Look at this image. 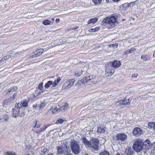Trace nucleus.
I'll return each mask as SVG.
<instances>
[{
	"instance_id": "obj_1",
	"label": "nucleus",
	"mask_w": 155,
	"mask_h": 155,
	"mask_svg": "<svg viewBox=\"0 0 155 155\" xmlns=\"http://www.w3.org/2000/svg\"><path fill=\"white\" fill-rule=\"evenodd\" d=\"M90 142L88 147L93 151H97L99 147V140L98 139L92 138Z\"/></svg>"
},
{
	"instance_id": "obj_2",
	"label": "nucleus",
	"mask_w": 155,
	"mask_h": 155,
	"mask_svg": "<svg viewBox=\"0 0 155 155\" xmlns=\"http://www.w3.org/2000/svg\"><path fill=\"white\" fill-rule=\"evenodd\" d=\"M70 146L72 152L75 154H78L80 152V147L78 142L74 140H71Z\"/></svg>"
},
{
	"instance_id": "obj_3",
	"label": "nucleus",
	"mask_w": 155,
	"mask_h": 155,
	"mask_svg": "<svg viewBox=\"0 0 155 155\" xmlns=\"http://www.w3.org/2000/svg\"><path fill=\"white\" fill-rule=\"evenodd\" d=\"M133 148L136 151L140 152L143 150L142 145V140L141 139L136 140L134 143Z\"/></svg>"
},
{
	"instance_id": "obj_4",
	"label": "nucleus",
	"mask_w": 155,
	"mask_h": 155,
	"mask_svg": "<svg viewBox=\"0 0 155 155\" xmlns=\"http://www.w3.org/2000/svg\"><path fill=\"white\" fill-rule=\"evenodd\" d=\"M116 18L114 16H112L110 18L106 17L104 19L103 21L104 23L110 25V26L114 27L115 26V23L116 22Z\"/></svg>"
},
{
	"instance_id": "obj_5",
	"label": "nucleus",
	"mask_w": 155,
	"mask_h": 155,
	"mask_svg": "<svg viewBox=\"0 0 155 155\" xmlns=\"http://www.w3.org/2000/svg\"><path fill=\"white\" fill-rule=\"evenodd\" d=\"M44 51L42 48L38 49L31 55L30 57L32 58L37 57L41 55Z\"/></svg>"
},
{
	"instance_id": "obj_6",
	"label": "nucleus",
	"mask_w": 155,
	"mask_h": 155,
	"mask_svg": "<svg viewBox=\"0 0 155 155\" xmlns=\"http://www.w3.org/2000/svg\"><path fill=\"white\" fill-rule=\"evenodd\" d=\"M20 104H16L15 107L13 109V117H17L19 115Z\"/></svg>"
},
{
	"instance_id": "obj_7",
	"label": "nucleus",
	"mask_w": 155,
	"mask_h": 155,
	"mask_svg": "<svg viewBox=\"0 0 155 155\" xmlns=\"http://www.w3.org/2000/svg\"><path fill=\"white\" fill-rule=\"evenodd\" d=\"M150 141L149 140H147L144 141H142V145L144 152L147 151L150 147Z\"/></svg>"
},
{
	"instance_id": "obj_8",
	"label": "nucleus",
	"mask_w": 155,
	"mask_h": 155,
	"mask_svg": "<svg viewBox=\"0 0 155 155\" xmlns=\"http://www.w3.org/2000/svg\"><path fill=\"white\" fill-rule=\"evenodd\" d=\"M116 140L122 141L127 139V136L124 133H119L116 135Z\"/></svg>"
},
{
	"instance_id": "obj_9",
	"label": "nucleus",
	"mask_w": 155,
	"mask_h": 155,
	"mask_svg": "<svg viewBox=\"0 0 155 155\" xmlns=\"http://www.w3.org/2000/svg\"><path fill=\"white\" fill-rule=\"evenodd\" d=\"M143 133V130L139 127H136L133 129V134L135 136L138 137Z\"/></svg>"
},
{
	"instance_id": "obj_10",
	"label": "nucleus",
	"mask_w": 155,
	"mask_h": 155,
	"mask_svg": "<svg viewBox=\"0 0 155 155\" xmlns=\"http://www.w3.org/2000/svg\"><path fill=\"white\" fill-rule=\"evenodd\" d=\"M17 87H11L8 90V92H7L8 94H9L10 93H11L13 94V96L12 97V99H14L16 96L17 93L15 91V90L17 89Z\"/></svg>"
},
{
	"instance_id": "obj_11",
	"label": "nucleus",
	"mask_w": 155,
	"mask_h": 155,
	"mask_svg": "<svg viewBox=\"0 0 155 155\" xmlns=\"http://www.w3.org/2000/svg\"><path fill=\"white\" fill-rule=\"evenodd\" d=\"M45 106V104L44 103L40 102H38L37 104L33 105V106L34 108L35 107L36 109L38 110H40L41 108H42Z\"/></svg>"
},
{
	"instance_id": "obj_12",
	"label": "nucleus",
	"mask_w": 155,
	"mask_h": 155,
	"mask_svg": "<svg viewBox=\"0 0 155 155\" xmlns=\"http://www.w3.org/2000/svg\"><path fill=\"white\" fill-rule=\"evenodd\" d=\"M56 148L57 149V153L58 155L65 154L64 151H66V149L64 150L62 146H57Z\"/></svg>"
},
{
	"instance_id": "obj_13",
	"label": "nucleus",
	"mask_w": 155,
	"mask_h": 155,
	"mask_svg": "<svg viewBox=\"0 0 155 155\" xmlns=\"http://www.w3.org/2000/svg\"><path fill=\"white\" fill-rule=\"evenodd\" d=\"M68 104L67 102L65 103H62V105L61 107L59 108L60 111L61 112H64L68 108Z\"/></svg>"
},
{
	"instance_id": "obj_14",
	"label": "nucleus",
	"mask_w": 155,
	"mask_h": 155,
	"mask_svg": "<svg viewBox=\"0 0 155 155\" xmlns=\"http://www.w3.org/2000/svg\"><path fill=\"white\" fill-rule=\"evenodd\" d=\"M8 120V117L6 114L0 115V123L7 121Z\"/></svg>"
},
{
	"instance_id": "obj_15",
	"label": "nucleus",
	"mask_w": 155,
	"mask_h": 155,
	"mask_svg": "<svg viewBox=\"0 0 155 155\" xmlns=\"http://www.w3.org/2000/svg\"><path fill=\"white\" fill-rule=\"evenodd\" d=\"M121 65L120 61L115 60L112 63L111 66L114 68H118Z\"/></svg>"
},
{
	"instance_id": "obj_16",
	"label": "nucleus",
	"mask_w": 155,
	"mask_h": 155,
	"mask_svg": "<svg viewBox=\"0 0 155 155\" xmlns=\"http://www.w3.org/2000/svg\"><path fill=\"white\" fill-rule=\"evenodd\" d=\"M16 104H20V108H21L22 107H26L28 105V101L27 100L21 101V103H18Z\"/></svg>"
},
{
	"instance_id": "obj_17",
	"label": "nucleus",
	"mask_w": 155,
	"mask_h": 155,
	"mask_svg": "<svg viewBox=\"0 0 155 155\" xmlns=\"http://www.w3.org/2000/svg\"><path fill=\"white\" fill-rule=\"evenodd\" d=\"M130 102V100L129 99L127 98L126 97H125V99L123 101H120L118 102V103H120V104L122 103L121 104H124V105H126L129 104Z\"/></svg>"
},
{
	"instance_id": "obj_18",
	"label": "nucleus",
	"mask_w": 155,
	"mask_h": 155,
	"mask_svg": "<svg viewBox=\"0 0 155 155\" xmlns=\"http://www.w3.org/2000/svg\"><path fill=\"white\" fill-rule=\"evenodd\" d=\"M49 150L47 148H43L41 149L40 151V154L41 155H45V154H46L48 153H48Z\"/></svg>"
},
{
	"instance_id": "obj_19",
	"label": "nucleus",
	"mask_w": 155,
	"mask_h": 155,
	"mask_svg": "<svg viewBox=\"0 0 155 155\" xmlns=\"http://www.w3.org/2000/svg\"><path fill=\"white\" fill-rule=\"evenodd\" d=\"M125 153L126 155H133L134 152L131 148H129L126 150Z\"/></svg>"
},
{
	"instance_id": "obj_20",
	"label": "nucleus",
	"mask_w": 155,
	"mask_h": 155,
	"mask_svg": "<svg viewBox=\"0 0 155 155\" xmlns=\"http://www.w3.org/2000/svg\"><path fill=\"white\" fill-rule=\"evenodd\" d=\"M82 141L86 147H89L90 140L87 141L86 138L84 137L82 139Z\"/></svg>"
},
{
	"instance_id": "obj_21",
	"label": "nucleus",
	"mask_w": 155,
	"mask_h": 155,
	"mask_svg": "<svg viewBox=\"0 0 155 155\" xmlns=\"http://www.w3.org/2000/svg\"><path fill=\"white\" fill-rule=\"evenodd\" d=\"M50 110H51L52 112V113L54 114H57L59 113L60 111V109L57 108L55 107H54V108L52 107V108L50 109Z\"/></svg>"
},
{
	"instance_id": "obj_22",
	"label": "nucleus",
	"mask_w": 155,
	"mask_h": 155,
	"mask_svg": "<svg viewBox=\"0 0 155 155\" xmlns=\"http://www.w3.org/2000/svg\"><path fill=\"white\" fill-rule=\"evenodd\" d=\"M75 82V81L73 79L69 80H68V82L69 83V84L67 86V87L68 88H69L72 86L74 84Z\"/></svg>"
},
{
	"instance_id": "obj_23",
	"label": "nucleus",
	"mask_w": 155,
	"mask_h": 155,
	"mask_svg": "<svg viewBox=\"0 0 155 155\" xmlns=\"http://www.w3.org/2000/svg\"><path fill=\"white\" fill-rule=\"evenodd\" d=\"M10 104L12 105V103H11L10 99L5 100L3 102V106L4 107H6V106L10 105Z\"/></svg>"
},
{
	"instance_id": "obj_24",
	"label": "nucleus",
	"mask_w": 155,
	"mask_h": 155,
	"mask_svg": "<svg viewBox=\"0 0 155 155\" xmlns=\"http://www.w3.org/2000/svg\"><path fill=\"white\" fill-rule=\"evenodd\" d=\"M148 126L150 128L153 129V130L155 131V122H150L148 123Z\"/></svg>"
},
{
	"instance_id": "obj_25",
	"label": "nucleus",
	"mask_w": 155,
	"mask_h": 155,
	"mask_svg": "<svg viewBox=\"0 0 155 155\" xmlns=\"http://www.w3.org/2000/svg\"><path fill=\"white\" fill-rule=\"evenodd\" d=\"M53 81H49L47 82L45 85V87L46 88H48L50 87L51 85H52Z\"/></svg>"
},
{
	"instance_id": "obj_26",
	"label": "nucleus",
	"mask_w": 155,
	"mask_h": 155,
	"mask_svg": "<svg viewBox=\"0 0 155 155\" xmlns=\"http://www.w3.org/2000/svg\"><path fill=\"white\" fill-rule=\"evenodd\" d=\"M34 123L35 124V125L33 127L34 128H39L41 126V124L37 120H35L34 121Z\"/></svg>"
},
{
	"instance_id": "obj_27",
	"label": "nucleus",
	"mask_w": 155,
	"mask_h": 155,
	"mask_svg": "<svg viewBox=\"0 0 155 155\" xmlns=\"http://www.w3.org/2000/svg\"><path fill=\"white\" fill-rule=\"evenodd\" d=\"M105 131L104 128L100 126L98 127L97 128V132L100 133H104Z\"/></svg>"
},
{
	"instance_id": "obj_28",
	"label": "nucleus",
	"mask_w": 155,
	"mask_h": 155,
	"mask_svg": "<svg viewBox=\"0 0 155 155\" xmlns=\"http://www.w3.org/2000/svg\"><path fill=\"white\" fill-rule=\"evenodd\" d=\"M92 1L95 5H97L101 4L102 0H92Z\"/></svg>"
},
{
	"instance_id": "obj_29",
	"label": "nucleus",
	"mask_w": 155,
	"mask_h": 155,
	"mask_svg": "<svg viewBox=\"0 0 155 155\" xmlns=\"http://www.w3.org/2000/svg\"><path fill=\"white\" fill-rule=\"evenodd\" d=\"M50 126V124H49L45 125L44 126L42 127L40 129L41 132L45 131V130Z\"/></svg>"
},
{
	"instance_id": "obj_30",
	"label": "nucleus",
	"mask_w": 155,
	"mask_h": 155,
	"mask_svg": "<svg viewBox=\"0 0 155 155\" xmlns=\"http://www.w3.org/2000/svg\"><path fill=\"white\" fill-rule=\"evenodd\" d=\"M97 20V18H92L89 20L88 21V24H90L91 23H94L96 22Z\"/></svg>"
},
{
	"instance_id": "obj_31",
	"label": "nucleus",
	"mask_w": 155,
	"mask_h": 155,
	"mask_svg": "<svg viewBox=\"0 0 155 155\" xmlns=\"http://www.w3.org/2000/svg\"><path fill=\"white\" fill-rule=\"evenodd\" d=\"M141 58L144 61L148 60L149 59V56L147 54H143L141 57Z\"/></svg>"
},
{
	"instance_id": "obj_32",
	"label": "nucleus",
	"mask_w": 155,
	"mask_h": 155,
	"mask_svg": "<svg viewBox=\"0 0 155 155\" xmlns=\"http://www.w3.org/2000/svg\"><path fill=\"white\" fill-rule=\"evenodd\" d=\"M62 145L61 146H63V148H64V150L68 148V146L67 142H63L62 143Z\"/></svg>"
},
{
	"instance_id": "obj_33",
	"label": "nucleus",
	"mask_w": 155,
	"mask_h": 155,
	"mask_svg": "<svg viewBox=\"0 0 155 155\" xmlns=\"http://www.w3.org/2000/svg\"><path fill=\"white\" fill-rule=\"evenodd\" d=\"M82 75V71H78L77 72H76L74 74V76L77 77H80Z\"/></svg>"
},
{
	"instance_id": "obj_34",
	"label": "nucleus",
	"mask_w": 155,
	"mask_h": 155,
	"mask_svg": "<svg viewBox=\"0 0 155 155\" xmlns=\"http://www.w3.org/2000/svg\"><path fill=\"white\" fill-rule=\"evenodd\" d=\"M65 120H64L62 119H59L57 120L56 122V124H62L64 121H65Z\"/></svg>"
},
{
	"instance_id": "obj_35",
	"label": "nucleus",
	"mask_w": 155,
	"mask_h": 155,
	"mask_svg": "<svg viewBox=\"0 0 155 155\" xmlns=\"http://www.w3.org/2000/svg\"><path fill=\"white\" fill-rule=\"evenodd\" d=\"M51 23V21L48 19L44 20L43 21V23L44 25H49Z\"/></svg>"
},
{
	"instance_id": "obj_36",
	"label": "nucleus",
	"mask_w": 155,
	"mask_h": 155,
	"mask_svg": "<svg viewBox=\"0 0 155 155\" xmlns=\"http://www.w3.org/2000/svg\"><path fill=\"white\" fill-rule=\"evenodd\" d=\"M99 155H110L108 152L104 151L103 152L100 153Z\"/></svg>"
},
{
	"instance_id": "obj_37",
	"label": "nucleus",
	"mask_w": 155,
	"mask_h": 155,
	"mask_svg": "<svg viewBox=\"0 0 155 155\" xmlns=\"http://www.w3.org/2000/svg\"><path fill=\"white\" fill-rule=\"evenodd\" d=\"M12 56V54H10L3 57L2 59L7 60L9 58H11V57Z\"/></svg>"
},
{
	"instance_id": "obj_38",
	"label": "nucleus",
	"mask_w": 155,
	"mask_h": 155,
	"mask_svg": "<svg viewBox=\"0 0 155 155\" xmlns=\"http://www.w3.org/2000/svg\"><path fill=\"white\" fill-rule=\"evenodd\" d=\"M82 84V82L81 80L78 81L75 84V86H77L78 87L80 86Z\"/></svg>"
},
{
	"instance_id": "obj_39",
	"label": "nucleus",
	"mask_w": 155,
	"mask_h": 155,
	"mask_svg": "<svg viewBox=\"0 0 155 155\" xmlns=\"http://www.w3.org/2000/svg\"><path fill=\"white\" fill-rule=\"evenodd\" d=\"M6 155H15L16 154L15 153L12 152L10 151H8L5 153Z\"/></svg>"
},
{
	"instance_id": "obj_40",
	"label": "nucleus",
	"mask_w": 155,
	"mask_h": 155,
	"mask_svg": "<svg viewBox=\"0 0 155 155\" xmlns=\"http://www.w3.org/2000/svg\"><path fill=\"white\" fill-rule=\"evenodd\" d=\"M33 132H35L37 134H39L41 133L40 129L39 130L37 129L36 128H34L32 129Z\"/></svg>"
},
{
	"instance_id": "obj_41",
	"label": "nucleus",
	"mask_w": 155,
	"mask_h": 155,
	"mask_svg": "<svg viewBox=\"0 0 155 155\" xmlns=\"http://www.w3.org/2000/svg\"><path fill=\"white\" fill-rule=\"evenodd\" d=\"M86 79H87V78L85 77L83 78L81 80L82 81L83 84H84L87 82V80H86Z\"/></svg>"
},
{
	"instance_id": "obj_42",
	"label": "nucleus",
	"mask_w": 155,
	"mask_h": 155,
	"mask_svg": "<svg viewBox=\"0 0 155 155\" xmlns=\"http://www.w3.org/2000/svg\"><path fill=\"white\" fill-rule=\"evenodd\" d=\"M43 87V83L41 82L39 84L38 88L40 90H41L42 89Z\"/></svg>"
},
{
	"instance_id": "obj_43",
	"label": "nucleus",
	"mask_w": 155,
	"mask_h": 155,
	"mask_svg": "<svg viewBox=\"0 0 155 155\" xmlns=\"http://www.w3.org/2000/svg\"><path fill=\"white\" fill-rule=\"evenodd\" d=\"M129 53H130V51L129 50H126L124 53V55H126L127 54H128Z\"/></svg>"
},
{
	"instance_id": "obj_44",
	"label": "nucleus",
	"mask_w": 155,
	"mask_h": 155,
	"mask_svg": "<svg viewBox=\"0 0 155 155\" xmlns=\"http://www.w3.org/2000/svg\"><path fill=\"white\" fill-rule=\"evenodd\" d=\"M135 49L134 48H131V49L129 50L130 53H134L135 52Z\"/></svg>"
},
{
	"instance_id": "obj_45",
	"label": "nucleus",
	"mask_w": 155,
	"mask_h": 155,
	"mask_svg": "<svg viewBox=\"0 0 155 155\" xmlns=\"http://www.w3.org/2000/svg\"><path fill=\"white\" fill-rule=\"evenodd\" d=\"M89 31L90 32H95L96 31V29L91 28L89 30Z\"/></svg>"
},
{
	"instance_id": "obj_46",
	"label": "nucleus",
	"mask_w": 155,
	"mask_h": 155,
	"mask_svg": "<svg viewBox=\"0 0 155 155\" xmlns=\"http://www.w3.org/2000/svg\"><path fill=\"white\" fill-rule=\"evenodd\" d=\"M58 83L56 81H55L54 82H53L52 86V87H54Z\"/></svg>"
},
{
	"instance_id": "obj_47",
	"label": "nucleus",
	"mask_w": 155,
	"mask_h": 155,
	"mask_svg": "<svg viewBox=\"0 0 155 155\" xmlns=\"http://www.w3.org/2000/svg\"><path fill=\"white\" fill-rule=\"evenodd\" d=\"M138 76V74H133L132 75V78H137Z\"/></svg>"
},
{
	"instance_id": "obj_48",
	"label": "nucleus",
	"mask_w": 155,
	"mask_h": 155,
	"mask_svg": "<svg viewBox=\"0 0 155 155\" xmlns=\"http://www.w3.org/2000/svg\"><path fill=\"white\" fill-rule=\"evenodd\" d=\"M108 46H109L110 47H117V45H116V44H112V45H108Z\"/></svg>"
},
{
	"instance_id": "obj_49",
	"label": "nucleus",
	"mask_w": 155,
	"mask_h": 155,
	"mask_svg": "<svg viewBox=\"0 0 155 155\" xmlns=\"http://www.w3.org/2000/svg\"><path fill=\"white\" fill-rule=\"evenodd\" d=\"M78 26H76V27H72V28H71V29L72 30H76V29H77L78 28Z\"/></svg>"
},
{
	"instance_id": "obj_50",
	"label": "nucleus",
	"mask_w": 155,
	"mask_h": 155,
	"mask_svg": "<svg viewBox=\"0 0 155 155\" xmlns=\"http://www.w3.org/2000/svg\"><path fill=\"white\" fill-rule=\"evenodd\" d=\"M61 80V78H60L59 77V78H58L57 79V80H56L57 82V83H58L59 82V81H60Z\"/></svg>"
},
{
	"instance_id": "obj_51",
	"label": "nucleus",
	"mask_w": 155,
	"mask_h": 155,
	"mask_svg": "<svg viewBox=\"0 0 155 155\" xmlns=\"http://www.w3.org/2000/svg\"><path fill=\"white\" fill-rule=\"evenodd\" d=\"M115 155H124L123 153L121 152H118Z\"/></svg>"
},
{
	"instance_id": "obj_52",
	"label": "nucleus",
	"mask_w": 155,
	"mask_h": 155,
	"mask_svg": "<svg viewBox=\"0 0 155 155\" xmlns=\"http://www.w3.org/2000/svg\"><path fill=\"white\" fill-rule=\"evenodd\" d=\"M86 78H87V79H86V80H87V81L89 80H90L91 79V78L90 76H89L87 77H86Z\"/></svg>"
},
{
	"instance_id": "obj_53",
	"label": "nucleus",
	"mask_w": 155,
	"mask_h": 155,
	"mask_svg": "<svg viewBox=\"0 0 155 155\" xmlns=\"http://www.w3.org/2000/svg\"><path fill=\"white\" fill-rule=\"evenodd\" d=\"M109 72L110 74H113L114 73V70H113L110 71Z\"/></svg>"
},
{
	"instance_id": "obj_54",
	"label": "nucleus",
	"mask_w": 155,
	"mask_h": 155,
	"mask_svg": "<svg viewBox=\"0 0 155 155\" xmlns=\"http://www.w3.org/2000/svg\"><path fill=\"white\" fill-rule=\"evenodd\" d=\"M20 52L18 51V52H17L16 53H15L14 54H13V53L11 54H12V55H13V54L16 55V54H19L20 53Z\"/></svg>"
},
{
	"instance_id": "obj_55",
	"label": "nucleus",
	"mask_w": 155,
	"mask_h": 155,
	"mask_svg": "<svg viewBox=\"0 0 155 155\" xmlns=\"http://www.w3.org/2000/svg\"><path fill=\"white\" fill-rule=\"evenodd\" d=\"M135 2H131L130 3H129V4H127V5H126V7H127H127H128L129 6V5H130V4L131 3H135Z\"/></svg>"
},
{
	"instance_id": "obj_56",
	"label": "nucleus",
	"mask_w": 155,
	"mask_h": 155,
	"mask_svg": "<svg viewBox=\"0 0 155 155\" xmlns=\"http://www.w3.org/2000/svg\"><path fill=\"white\" fill-rule=\"evenodd\" d=\"M60 21V19H58V18H57V19H56V22H59V21Z\"/></svg>"
},
{
	"instance_id": "obj_57",
	"label": "nucleus",
	"mask_w": 155,
	"mask_h": 155,
	"mask_svg": "<svg viewBox=\"0 0 155 155\" xmlns=\"http://www.w3.org/2000/svg\"><path fill=\"white\" fill-rule=\"evenodd\" d=\"M46 155H54L52 153H48V154H46Z\"/></svg>"
},
{
	"instance_id": "obj_58",
	"label": "nucleus",
	"mask_w": 155,
	"mask_h": 155,
	"mask_svg": "<svg viewBox=\"0 0 155 155\" xmlns=\"http://www.w3.org/2000/svg\"><path fill=\"white\" fill-rule=\"evenodd\" d=\"M90 76L91 78L92 79H93L95 78V76L93 77V76Z\"/></svg>"
},
{
	"instance_id": "obj_59",
	"label": "nucleus",
	"mask_w": 155,
	"mask_h": 155,
	"mask_svg": "<svg viewBox=\"0 0 155 155\" xmlns=\"http://www.w3.org/2000/svg\"><path fill=\"white\" fill-rule=\"evenodd\" d=\"M153 57H155V50L153 51Z\"/></svg>"
},
{
	"instance_id": "obj_60",
	"label": "nucleus",
	"mask_w": 155,
	"mask_h": 155,
	"mask_svg": "<svg viewBox=\"0 0 155 155\" xmlns=\"http://www.w3.org/2000/svg\"><path fill=\"white\" fill-rule=\"evenodd\" d=\"M95 29H96V31H97L98 30V29H99V28L98 27L96 28Z\"/></svg>"
},
{
	"instance_id": "obj_61",
	"label": "nucleus",
	"mask_w": 155,
	"mask_h": 155,
	"mask_svg": "<svg viewBox=\"0 0 155 155\" xmlns=\"http://www.w3.org/2000/svg\"><path fill=\"white\" fill-rule=\"evenodd\" d=\"M114 2H117L119 0H113Z\"/></svg>"
},
{
	"instance_id": "obj_62",
	"label": "nucleus",
	"mask_w": 155,
	"mask_h": 155,
	"mask_svg": "<svg viewBox=\"0 0 155 155\" xmlns=\"http://www.w3.org/2000/svg\"><path fill=\"white\" fill-rule=\"evenodd\" d=\"M154 148L153 149V150L155 151V142L154 143Z\"/></svg>"
},
{
	"instance_id": "obj_63",
	"label": "nucleus",
	"mask_w": 155,
	"mask_h": 155,
	"mask_svg": "<svg viewBox=\"0 0 155 155\" xmlns=\"http://www.w3.org/2000/svg\"><path fill=\"white\" fill-rule=\"evenodd\" d=\"M106 1L107 2H109V0H106Z\"/></svg>"
},
{
	"instance_id": "obj_64",
	"label": "nucleus",
	"mask_w": 155,
	"mask_h": 155,
	"mask_svg": "<svg viewBox=\"0 0 155 155\" xmlns=\"http://www.w3.org/2000/svg\"><path fill=\"white\" fill-rule=\"evenodd\" d=\"M40 93H41V92H40V93H38V95H39V94H41Z\"/></svg>"
}]
</instances>
